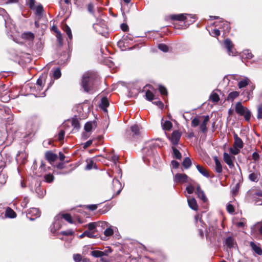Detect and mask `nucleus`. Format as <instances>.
<instances>
[{"mask_svg":"<svg viewBox=\"0 0 262 262\" xmlns=\"http://www.w3.org/2000/svg\"><path fill=\"white\" fill-rule=\"evenodd\" d=\"M97 80L96 76L92 73H85L82 77L80 85L83 91L89 93H94L97 89Z\"/></svg>","mask_w":262,"mask_h":262,"instance_id":"obj_1","label":"nucleus"},{"mask_svg":"<svg viewBox=\"0 0 262 262\" xmlns=\"http://www.w3.org/2000/svg\"><path fill=\"white\" fill-rule=\"evenodd\" d=\"M45 83V80L43 76H40L37 80L36 83L34 88H31V92L34 93L36 97H43L46 96L45 91L41 92Z\"/></svg>","mask_w":262,"mask_h":262,"instance_id":"obj_2","label":"nucleus"},{"mask_svg":"<svg viewBox=\"0 0 262 262\" xmlns=\"http://www.w3.org/2000/svg\"><path fill=\"white\" fill-rule=\"evenodd\" d=\"M55 219L56 221L53 223V227H52L51 229V231L52 233H55L57 230L59 229L61 227V225L59 222H57V220L61 219H64L65 220H66L70 223H73L72 217L71 215L68 213L59 214L57 215Z\"/></svg>","mask_w":262,"mask_h":262,"instance_id":"obj_3","label":"nucleus"},{"mask_svg":"<svg viewBox=\"0 0 262 262\" xmlns=\"http://www.w3.org/2000/svg\"><path fill=\"white\" fill-rule=\"evenodd\" d=\"M235 112L241 116H244L245 120L249 121L251 116V112L245 107L240 102H238L235 105Z\"/></svg>","mask_w":262,"mask_h":262,"instance_id":"obj_4","label":"nucleus"},{"mask_svg":"<svg viewBox=\"0 0 262 262\" xmlns=\"http://www.w3.org/2000/svg\"><path fill=\"white\" fill-rule=\"evenodd\" d=\"M40 212L38 208H31L27 214V217L31 221H33L35 218L39 217Z\"/></svg>","mask_w":262,"mask_h":262,"instance_id":"obj_5","label":"nucleus"},{"mask_svg":"<svg viewBox=\"0 0 262 262\" xmlns=\"http://www.w3.org/2000/svg\"><path fill=\"white\" fill-rule=\"evenodd\" d=\"M224 45L229 55L235 56L236 55L237 52L234 49L233 45L229 39H226L224 41Z\"/></svg>","mask_w":262,"mask_h":262,"instance_id":"obj_6","label":"nucleus"},{"mask_svg":"<svg viewBox=\"0 0 262 262\" xmlns=\"http://www.w3.org/2000/svg\"><path fill=\"white\" fill-rule=\"evenodd\" d=\"M189 16L190 18L195 19V16L192 14H174L170 16V18L172 20H177L179 21H184L187 19L186 16Z\"/></svg>","mask_w":262,"mask_h":262,"instance_id":"obj_7","label":"nucleus"},{"mask_svg":"<svg viewBox=\"0 0 262 262\" xmlns=\"http://www.w3.org/2000/svg\"><path fill=\"white\" fill-rule=\"evenodd\" d=\"M188 177L184 173H177L175 175L173 181L177 183H184L188 181Z\"/></svg>","mask_w":262,"mask_h":262,"instance_id":"obj_8","label":"nucleus"},{"mask_svg":"<svg viewBox=\"0 0 262 262\" xmlns=\"http://www.w3.org/2000/svg\"><path fill=\"white\" fill-rule=\"evenodd\" d=\"M235 159L234 156H231L227 152H224L223 154V160L224 162L229 166L230 168L234 167L233 160Z\"/></svg>","mask_w":262,"mask_h":262,"instance_id":"obj_9","label":"nucleus"},{"mask_svg":"<svg viewBox=\"0 0 262 262\" xmlns=\"http://www.w3.org/2000/svg\"><path fill=\"white\" fill-rule=\"evenodd\" d=\"M181 136V135L179 131L174 130L172 132L171 138L169 137V138L170 139L171 143L176 145L178 144Z\"/></svg>","mask_w":262,"mask_h":262,"instance_id":"obj_10","label":"nucleus"},{"mask_svg":"<svg viewBox=\"0 0 262 262\" xmlns=\"http://www.w3.org/2000/svg\"><path fill=\"white\" fill-rule=\"evenodd\" d=\"M157 146H159L158 144L152 142L150 143L148 146L143 149V152H147L146 154L147 156H150L154 152V149Z\"/></svg>","mask_w":262,"mask_h":262,"instance_id":"obj_11","label":"nucleus"},{"mask_svg":"<svg viewBox=\"0 0 262 262\" xmlns=\"http://www.w3.org/2000/svg\"><path fill=\"white\" fill-rule=\"evenodd\" d=\"M140 128L141 127L140 126H139L137 124H134L130 127V130L126 131V134H128V133H129L130 131L132 134L133 137L139 136L140 134Z\"/></svg>","mask_w":262,"mask_h":262,"instance_id":"obj_12","label":"nucleus"},{"mask_svg":"<svg viewBox=\"0 0 262 262\" xmlns=\"http://www.w3.org/2000/svg\"><path fill=\"white\" fill-rule=\"evenodd\" d=\"M196 193L197 194L198 198L202 200L203 202H206L207 201V198L206 196L204 191L201 189V187L199 184L197 185Z\"/></svg>","mask_w":262,"mask_h":262,"instance_id":"obj_13","label":"nucleus"},{"mask_svg":"<svg viewBox=\"0 0 262 262\" xmlns=\"http://www.w3.org/2000/svg\"><path fill=\"white\" fill-rule=\"evenodd\" d=\"M113 186L114 191H116V195H118L122 190L121 184L117 179H114L113 181Z\"/></svg>","mask_w":262,"mask_h":262,"instance_id":"obj_14","label":"nucleus"},{"mask_svg":"<svg viewBox=\"0 0 262 262\" xmlns=\"http://www.w3.org/2000/svg\"><path fill=\"white\" fill-rule=\"evenodd\" d=\"M45 157L46 159L50 162L52 163L56 161L57 159V155L54 154L51 151H48L46 152Z\"/></svg>","mask_w":262,"mask_h":262,"instance_id":"obj_15","label":"nucleus"},{"mask_svg":"<svg viewBox=\"0 0 262 262\" xmlns=\"http://www.w3.org/2000/svg\"><path fill=\"white\" fill-rule=\"evenodd\" d=\"M234 142V147H237L239 149H241L243 147V142L242 139L238 137L237 135L234 134L233 135Z\"/></svg>","mask_w":262,"mask_h":262,"instance_id":"obj_16","label":"nucleus"},{"mask_svg":"<svg viewBox=\"0 0 262 262\" xmlns=\"http://www.w3.org/2000/svg\"><path fill=\"white\" fill-rule=\"evenodd\" d=\"M22 39L29 41H32L34 39V35L31 32H25L22 33L21 35Z\"/></svg>","mask_w":262,"mask_h":262,"instance_id":"obj_17","label":"nucleus"},{"mask_svg":"<svg viewBox=\"0 0 262 262\" xmlns=\"http://www.w3.org/2000/svg\"><path fill=\"white\" fill-rule=\"evenodd\" d=\"M187 201L188 203V205L190 208L194 210H197L198 209V206L197 204L196 201L193 198H187Z\"/></svg>","mask_w":262,"mask_h":262,"instance_id":"obj_18","label":"nucleus"},{"mask_svg":"<svg viewBox=\"0 0 262 262\" xmlns=\"http://www.w3.org/2000/svg\"><path fill=\"white\" fill-rule=\"evenodd\" d=\"M250 246L252 250L258 255H262V250L259 246V244H256L253 242H251L250 243Z\"/></svg>","mask_w":262,"mask_h":262,"instance_id":"obj_19","label":"nucleus"},{"mask_svg":"<svg viewBox=\"0 0 262 262\" xmlns=\"http://www.w3.org/2000/svg\"><path fill=\"white\" fill-rule=\"evenodd\" d=\"M204 118V120L203 122L200 125V129L202 132L205 133L207 130V124L209 121V116H203Z\"/></svg>","mask_w":262,"mask_h":262,"instance_id":"obj_20","label":"nucleus"},{"mask_svg":"<svg viewBox=\"0 0 262 262\" xmlns=\"http://www.w3.org/2000/svg\"><path fill=\"white\" fill-rule=\"evenodd\" d=\"M262 192H257L254 194L253 197L254 203L256 205H262Z\"/></svg>","mask_w":262,"mask_h":262,"instance_id":"obj_21","label":"nucleus"},{"mask_svg":"<svg viewBox=\"0 0 262 262\" xmlns=\"http://www.w3.org/2000/svg\"><path fill=\"white\" fill-rule=\"evenodd\" d=\"M16 213L11 208L8 207L4 215V217L14 218L16 217Z\"/></svg>","mask_w":262,"mask_h":262,"instance_id":"obj_22","label":"nucleus"},{"mask_svg":"<svg viewBox=\"0 0 262 262\" xmlns=\"http://www.w3.org/2000/svg\"><path fill=\"white\" fill-rule=\"evenodd\" d=\"M250 82L248 78L245 77L238 83V86L239 89L246 87Z\"/></svg>","mask_w":262,"mask_h":262,"instance_id":"obj_23","label":"nucleus"},{"mask_svg":"<svg viewBox=\"0 0 262 262\" xmlns=\"http://www.w3.org/2000/svg\"><path fill=\"white\" fill-rule=\"evenodd\" d=\"M225 244L228 248L231 249L233 248L235 244V241L232 237H228L226 239Z\"/></svg>","mask_w":262,"mask_h":262,"instance_id":"obj_24","label":"nucleus"},{"mask_svg":"<svg viewBox=\"0 0 262 262\" xmlns=\"http://www.w3.org/2000/svg\"><path fill=\"white\" fill-rule=\"evenodd\" d=\"M214 162L215 163V170L217 173H221L222 172V166L219 160L217 157L214 158Z\"/></svg>","mask_w":262,"mask_h":262,"instance_id":"obj_25","label":"nucleus"},{"mask_svg":"<svg viewBox=\"0 0 262 262\" xmlns=\"http://www.w3.org/2000/svg\"><path fill=\"white\" fill-rule=\"evenodd\" d=\"M96 126L95 122H88L85 124L84 130L86 132H90L92 131L94 126Z\"/></svg>","mask_w":262,"mask_h":262,"instance_id":"obj_26","label":"nucleus"},{"mask_svg":"<svg viewBox=\"0 0 262 262\" xmlns=\"http://www.w3.org/2000/svg\"><path fill=\"white\" fill-rule=\"evenodd\" d=\"M258 231L259 233L262 235V223H257L252 228V232L254 234H256V232Z\"/></svg>","mask_w":262,"mask_h":262,"instance_id":"obj_27","label":"nucleus"},{"mask_svg":"<svg viewBox=\"0 0 262 262\" xmlns=\"http://www.w3.org/2000/svg\"><path fill=\"white\" fill-rule=\"evenodd\" d=\"M220 26L223 27V31L224 33H228L230 31V27L229 26V24L227 21H222L220 23Z\"/></svg>","mask_w":262,"mask_h":262,"instance_id":"obj_28","label":"nucleus"},{"mask_svg":"<svg viewBox=\"0 0 262 262\" xmlns=\"http://www.w3.org/2000/svg\"><path fill=\"white\" fill-rule=\"evenodd\" d=\"M196 168L201 173L202 175H203L204 177L209 178L210 177L209 174L208 172L205 169H204L203 167L199 165H196Z\"/></svg>","mask_w":262,"mask_h":262,"instance_id":"obj_29","label":"nucleus"},{"mask_svg":"<svg viewBox=\"0 0 262 262\" xmlns=\"http://www.w3.org/2000/svg\"><path fill=\"white\" fill-rule=\"evenodd\" d=\"M91 254L95 257H101L104 255H106L104 252L98 251V250H94L91 252Z\"/></svg>","mask_w":262,"mask_h":262,"instance_id":"obj_30","label":"nucleus"},{"mask_svg":"<svg viewBox=\"0 0 262 262\" xmlns=\"http://www.w3.org/2000/svg\"><path fill=\"white\" fill-rule=\"evenodd\" d=\"M34 10H35V14L36 15L39 17H41L42 15L43 9L41 5L39 4L35 7Z\"/></svg>","mask_w":262,"mask_h":262,"instance_id":"obj_31","label":"nucleus"},{"mask_svg":"<svg viewBox=\"0 0 262 262\" xmlns=\"http://www.w3.org/2000/svg\"><path fill=\"white\" fill-rule=\"evenodd\" d=\"M97 224L96 222H92L85 225V227L88 228L89 230L94 232L95 233L96 230V228Z\"/></svg>","mask_w":262,"mask_h":262,"instance_id":"obj_32","label":"nucleus"},{"mask_svg":"<svg viewBox=\"0 0 262 262\" xmlns=\"http://www.w3.org/2000/svg\"><path fill=\"white\" fill-rule=\"evenodd\" d=\"M259 173L253 172L249 175V179L251 181L257 182L259 179Z\"/></svg>","mask_w":262,"mask_h":262,"instance_id":"obj_33","label":"nucleus"},{"mask_svg":"<svg viewBox=\"0 0 262 262\" xmlns=\"http://www.w3.org/2000/svg\"><path fill=\"white\" fill-rule=\"evenodd\" d=\"M162 126L163 127V129L164 130H170L172 126V123L169 121H166L164 123L162 122Z\"/></svg>","mask_w":262,"mask_h":262,"instance_id":"obj_34","label":"nucleus"},{"mask_svg":"<svg viewBox=\"0 0 262 262\" xmlns=\"http://www.w3.org/2000/svg\"><path fill=\"white\" fill-rule=\"evenodd\" d=\"M209 99L213 102H217L220 100L219 95L214 92L210 95Z\"/></svg>","mask_w":262,"mask_h":262,"instance_id":"obj_35","label":"nucleus"},{"mask_svg":"<svg viewBox=\"0 0 262 262\" xmlns=\"http://www.w3.org/2000/svg\"><path fill=\"white\" fill-rule=\"evenodd\" d=\"M182 165L184 167L187 169L191 165V161L190 158L188 157L185 158L182 163Z\"/></svg>","mask_w":262,"mask_h":262,"instance_id":"obj_36","label":"nucleus"},{"mask_svg":"<svg viewBox=\"0 0 262 262\" xmlns=\"http://www.w3.org/2000/svg\"><path fill=\"white\" fill-rule=\"evenodd\" d=\"M108 102L106 98H102L101 99V103L100 104V107L104 111H106V107L108 106Z\"/></svg>","mask_w":262,"mask_h":262,"instance_id":"obj_37","label":"nucleus"},{"mask_svg":"<svg viewBox=\"0 0 262 262\" xmlns=\"http://www.w3.org/2000/svg\"><path fill=\"white\" fill-rule=\"evenodd\" d=\"M238 96H239V92H238L234 91V92H231L229 94V95L227 97V100H231L232 101L235 98L237 97Z\"/></svg>","mask_w":262,"mask_h":262,"instance_id":"obj_38","label":"nucleus"},{"mask_svg":"<svg viewBox=\"0 0 262 262\" xmlns=\"http://www.w3.org/2000/svg\"><path fill=\"white\" fill-rule=\"evenodd\" d=\"M243 58L251 59L253 57V55L249 50H245L243 52Z\"/></svg>","mask_w":262,"mask_h":262,"instance_id":"obj_39","label":"nucleus"},{"mask_svg":"<svg viewBox=\"0 0 262 262\" xmlns=\"http://www.w3.org/2000/svg\"><path fill=\"white\" fill-rule=\"evenodd\" d=\"M172 149L173 150V156L178 159H181L182 155L180 152L174 147H172Z\"/></svg>","mask_w":262,"mask_h":262,"instance_id":"obj_40","label":"nucleus"},{"mask_svg":"<svg viewBox=\"0 0 262 262\" xmlns=\"http://www.w3.org/2000/svg\"><path fill=\"white\" fill-rule=\"evenodd\" d=\"M257 118L258 119H262V103L257 106Z\"/></svg>","mask_w":262,"mask_h":262,"instance_id":"obj_41","label":"nucleus"},{"mask_svg":"<svg viewBox=\"0 0 262 262\" xmlns=\"http://www.w3.org/2000/svg\"><path fill=\"white\" fill-rule=\"evenodd\" d=\"M61 73L59 68L56 69L53 73V77L54 79H57L61 77Z\"/></svg>","mask_w":262,"mask_h":262,"instance_id":"obj_42","label":"nucleus"},{"mask_svg":"<svg viewBox=\"0 0 262 262\" xmlns=\"http://www.w3.org/2000/svg\"><path fill=\"white\" fill-rule=\"evenodd\" d=\"M145 96L146 99L149 101H152L154 99V95L149 90L146 91Z\"/></svg>","mask_w":262,"mask_h":262,"instance_id":"obj_43","label":"nucleus"},{"mask_svg":"<svg viewBox=\"0 0 262 262\" xmlns=\"http://www.w3.org/2000/svg\"><path fill=\"white\" fill-rule=\"evenodd\" d=\"M26 2L31 10H35L36 7L35 0H27Z\"/></svg>","mask_w":262,"mask_h":262,"instance_id":"obj_44","label":"nucleus"},{"mask_svg":"<svg viewBox=\"0 0 262 262\" xmlns=\"http://www.w3.org/2000/svg\"><path fill=\"white\" fill-rule=\"evenodd\" d=\"M46 181L48 183H51L54 180V176L51 174H48L44 176Z\"/></svg>","mask_w":262,"mask_h":262,"instance_id":"obj_45","label":"nucleus"},{"mask_svg":"<svg viewBox=\"0 0 262 262\" xmlns=\"http://www.w3.org/2000/svg\"><path fill=\"white\" fill-rule=\"evenodd\" d=\"M158 48L164 52H167L168 51V47L164 43H160L158 45Z\"/></svg>","mask_w":262,"mask_h":262,"instance_id":"obj_46","label":"nucleus"},{"mask_svg":"<svg viewBox=\"0 0 262 262\" xmlns=\"http://www.w3.org/2000/svg\"><path fill=\"white\" fill-rule=\"evenodd\" d=\"M84 232L85 236L89 238H94L96 237L95 233L93 231L88 230L85 231Z\"/></svg>","mask_w":262,"mask_h":262,"instance_id":"obj_47","label":"nucleus"},{"mask_svg":"<svg viewBox=\"0 0 262 262\" xmlns=\"http://www.w3.org/2000/svg\"><path fill=\"white\" fill-rule=\"evenodd\" d=\"M114 233V231L113 230L110 228V227H108V228H107L104 232V235L106 236H111L112 235H113Z\"/></svg>","mask_w":262,"mask_h":262,"instance_id":"obj_48","label":"nucleus"},{"mask_svg":"<svg viewBox=\"0 0 262 262\" xmlns=\"http://www.w3.org/2000/svg\"><path fill=\"white\" fill-rule=\"evenodd\" d=\"M229 151L232 155H236L239 154L240 149L236 147H233V148H230Z\"/></svg>","mask_w":262,"mask_h":262,"instance_id":"obj_49","label":"nucleus"},{"mask_svg":"<svg viewBox=\"0 0 262 262\" xmlns=\"http://www.w3.org/2000/svg\"><path fill=\"white\" fill-rule=\"evenodd\" d=\"M64 31L66 32L67 35L68 36L69 38L70 39H72V32H71V29L70 28V27L68 26H66L64 28Z\"/></svg>","mask_w":262,"mask_h":262,"instance_id":"obj_50","label":"nucleus"},{"mask_svg":"<svg viewBox=\"0 0 262 262\" xmlns=\"http://www.w3.org/2000/svg\"><path fill=\"white\" fill-rule=\"evenodd\" d=\"M7 181V177L4 173H0V184L4 185Z\"/></svg>","mask_w":262,"mask_h":262,"instance_id":"obj_51","label":"nucleus"},{"mask_svg":"<svg viewBox=\"0 0 262 262\" xmlns=\"http://www.w3.org/2000/svg\"><path fill=\"white\" fill-rule=\"evenodd\" d=\"M200 123V120L198 117L193 118L191 121V126L192 127H196L199 125Z\"/></svg>","mask_w":262,"mask_h":262,"instance_id":"obj_52","label":"nucleus"},{"mask_svg":"<svg viewBox=\"0 0 262 262\" xmlns=\"http://www.w3.org/2000/svg\"><path fill=\"white\" fill-rule=\"evenodd\" d=\"M73 259L75 262H80L82 260V256L80 254H74L73 255Z\"/></svg>","mask_w":262,"mask_h":262,"instance_id":"obj_53","label":"nucleus"},{"mask_svg":"<svg viewBox=\"0 0 262 262\" xmlns=\"http://www.w3.org/2000/svg\"><path fill=\"white\" fill-rule=\"evenodd\" d=\"M72 126L76 128L80 127V124L78 120L77 119H73L72 121Z\"/></svg>","mask_w":262,"mask_h":262,"instance_id":"obj_54","label":"nucleus"},{"mask_svg":"<svg viewBox=\"0 0 262 262\" xmlns=\"http://www.w3.org/2000/svg\"><path fill=\"white\" fill-rule=\"evenodd\" d=\"M210 34L214 37H217L220 35V31L219 29H213L211 32H210Z\"/></svg>","mask_w":262,"mask_h":262,"instance_id":"obj_55","label":"nucleus"},{"mask_svg":"<svg viewBox=\"0 0 262 262\" xmlns=\"http://www.w3.org/2000/svg\"><path fill=\"white\" fill-rule=\"evenodd\" d=\"M159 91L160 92V93L163 95H167V90L166 89L162 86V85H160L159 87Z\"/></svg>","mask_w":262,"mask_h":262,"instance_id":"obj_56","label":"nucleus"},{"mask_svg":"<svg viewBox=\"0 0 262 262\" xmlns=\"http://www.w3.org/2000/svg\"><path fill=\"white\" fill-rule=\"evenodd\" d=\"M93 27L98 33H99L100 34L102 33V30L100 29V25L99 23H96V24H94Z\"/></svg>","mask_w":262,"mask_h":262,"instance_id":"obj_57","label":"nucleus"},{"mask_svg":"<svg viewBox=\"0 0 262 262\" xmlns=\"http://www.w3.org/2000/svg\"><path fill=\"white\" fill-rule=\"evenodd\" d=\"M74 233V232L72 230H68L66 231H63L60 233V234L63 235H72Z\"/></svg>","mask_w":262,"mask_h":262,"instance_id":"obj_58","label":"nucleus"},{"mask_svg":"<svg viewBox=\"0 0 262 262\" xmlns=\"http://www.w3.org/2000/svg\"><path fill=\"white\" fill-rule=\"evenodd\" d=\"M108 159L115 163L118 160V157L117 155H109Z\"/></svg>","mask_w":262,"mask_h":262,"instance_id":"obj_59","label":"nucleus"},{"mask_svg":"<svg viewBox=\"0 0 262 262\" xmlns=\"http://www.w3.org/2000/svg\"><path fill=\"white\" fill-rule=\"evenodd\" d=\"M227 210L228 212L232 213L234 212V208L233 206L230 204H228L227 205Z\"/></svg>","mask_w":262,"mask_h":262,"instance_id":"obj_60","label":"nucleus"},{"mask_svg":"<svg viewBox=\"0 0 262 262\" xmlns=\"http://www.w3.org/2000/svg\"><path fill=\"white\" fill-rule=\"evenodd\" d=\"M186 189V191L188 192V193L190 194L193 192V191L194 190V188L193 186L190 185L187 186Z\"/></svg>","mask_w":262,"mask_h":262,"instance_id":"obj_61","label":"nucleus"},{"mask_svg":"<svg viewBox=\"0 0 262 262\" xmlns=\"http://www.w3.org/2000/svg\"><path fill=\"white\" fill-rule=\"evenodd\" d=\"M152 103L156 104V105L158 106L161 108H162L164 107L163 103L162 102V101L160 100L155 101Z\"/></svg>","mask_w":262,"mask_h":262,"instance_id":"obj_62","label":"nucleus"},{"mask_svg":"<svg viewBox=\"0 0 262 262\" xmlns=\"http://www.w3.org/2000/svg\"><path fill=\"white\" fill-rule=\"evenodd\" d=\"M94 164V162L92 160H90L88 163L85 167V169L90 170L92 168Z\"/></svg>","mask_w":262,"mask_h":262,"instance_id":"obj_63","label":"nucleus"},{"mask_svg":"<svg viewBox=\"0 0 262 262\" xmlns=\"http://www.w3.org/2000/svg\"><path fill=\"white\" fill-rule=\"evenodd\" d=\"M64 132L62 130H60L58 134V139L60 141H62L64 139Z\"/></svg>","mask_w":262,"mask_h":262,"instance_id":"obj_64","label":"nucleus"}]
</instances>
